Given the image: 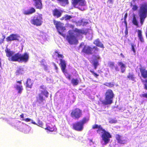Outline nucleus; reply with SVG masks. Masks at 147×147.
<instances>
[{
	"mask_svg": "<svg viewBox=\"0 0 147 147\" xmlns=\"http://www.w3.org/2000/svg\"><path fill=\"white\" fill-rule=\"evenodd\" d=\"M6 56L9 57L8 60L12 61L26 62L29 59V55L27 53L22 54L19 52L13 55L14 53L10 49H6L5 50Z\"/></svg>",
	"mask_w": 147,
	"mask_h": 147,
	"instance_id": "nucleus-1",
	"label": "nucleus"
},
{
	"mask_svg": "<svg viewBox=\"0 0 147 147\" xmlns=\"http://www.w3.org/2000/svg\"><path fill=\"white\" fill-rule=\"evenodd\" d=\"M72 30L68 31V35L66 36V39L70 45L77 44L78 43V40L77 36L82 34H86V32L84 29H79L75 28L73 31L76 33V36L74 34Z\"/></svg>",
	"mask_w": 147,
	"mask_h": 147,
	"instance_id": "nucleus-2",
	"label": "nucleus"
},
{
	"mask_svg": "<svg viewBox=\"0 0 147 147\" xmlns=\"http://www.w3.org/2000/svg\"><path fill=\"white\" fill-rule=\"evenodd\" d=\"M92 129H97L96 132L99 134H102V140L104 142L105 144H108L109 140V138H111V136L110 133L106 131L100 125L95 124L92 126Z\"/></svg>",
	"mask_w": 147,
	"mask_h": 147,
	"instance_id": "nucleus-3",
	"label": "nucleus"
},
{
	"mask_svg": "<svg viewBox=\"0 0 147 147\" xmlns=\"http://www.w3.org/2000/svg\"><path fill=\"white\" fill-rule=\"evenodd\" d=\"M138 14L140 23L141 25H142L147 17V3L144 2L140 5Z\"/></svg>",
	"mask_w": 147,
	"mask_h": 147,
	"instance_id": "nucleus-4",
	"label": "nucleus"
},
{
	"mask_svg": "<svg viewBox=\"0 0 147 147\" xmlns=\"http://www.w3.org/2000/svg\"><path fill=\"white\" fill-rule=\"evenodd\" d=\"M99 51V49L95 46L91 47L89 45H84L81 50V53L84 55H91L97 53Z\"/></svg>",
	"mask_w": 147,
	"mask_h": 147,
	"instance_id": "nucleus-5",
	"label": "nucleus"
},
{
	"mask_svg": "<svg viewBox=\"0 0 147 147\" xmlns=\"http://www.w3.org/2000/svg\"><path fill=\"white\" fill-rule=\"evenodd\" d=\"M105 100H101L103 105H110L113 103L114 94L111 90L108 89L107 90L105 93Z\"/></svg>",
	"mask_w": 147,
	"mask_h": 147,
	"instance_id": "nucleus-6",
	"label": "nucleus"
},
{
	"mask_svg": "<svg viewBox=\"0 0 147 147\" xmlns=\"http://www.w3.org/2000/svg\"><path fill=\"white\" fill-rule=\"evenodd\" d=\"M88 120V118L84 117L81 120L73 123L72 128L76 131H81L83 129L84 125L87 123Z\"/></svg>",
	"mask_w": 147,
	"mask_h": 147,
	"instance_id": "nucleus-7",
	"label": "nucleus"
},
{
	"mask_svg": "<svg viewBox=\"0 0 147 147\" xmlns=\"http://www.w3.org/2000/svg\"><path fill=\"white\" fill-rule=\"evenodd\" d=\"M53 22L59 34L65 37V34L63 33L66 29L65 27L64 26V24L60 21H56L55 20H53Z\"/></svg>",
	"mask_w": 147,
	"mask_h": 147,
	"instance_id": "nucleus-8",
	"label": "nucleus"
},
{
	"mask_svg": "<svg viewBox=\"0 0 147 147\" xmlns=\"http://www.w3.org/2000/svg\"><path fill=\"white\" fill-rule=\"evenodd\" d=\"M42 15L41 14H38L36 16H34L31 19V23L36 26H40L42 25L43 23Z\"/></svg>",
	"mask_w": 147,
	"mask_h": 147,
	"instance_id": "nucleus-9",
	"label": "nucleus"
},
{
	"mask_svg": "<svg viewBox=\"0 0 147 147\" xmlns=\"http://www.w3.org/2000/svg\"><path fill=\"white\" fill-rule=\"evenodd\" d=\"M60 63L59 64L60 65L61 68L62 72L65 76L69 80H70L71 78V76L67 71L66 69L67 63L66 61L64 59H60Z\"/></svg>",
	"mask_w": 147,
	"mask_h": 147,
	"instance_id": "nucleus-10",
	"label": "nucleus"
},
{
	"mask_svg": "<svg viewBox=\"0 0 147 147\" xmlns=\"http://www.w3.org/2000/svg\"><path fill=\"white\" fill-rule=\"evenodd\" d=\"M71 3L75 7L78 8L80 10L83 11L84 8H80V6H84L86 5L85 0H71Z\"/></svg>",
	"mask_w": 147,
	"mask_h": 147,
	"instance_id": "nucleus-11",
	"label": "nucleus"
},
{
	"mask_svg": "<svg viewBox=\"0 0 147 147\" xmlns=\"http://www.w3.org/2000/svg\"><path fill=\"white\" fill-rule=\"evenodd\" d=\"M70 115L72 118L78 120L82 115V111L80 109L76 108L72 111Z\"/></svg>",
	"mask_w": 147,
	"mask_h": 147,
	"instance_id": "nucleus-12",
	"label": "nucleus"
},
{
	"mask_svg": "<svg viewBox=\"0 0 147 147\" xmlns=\"http://www.w3.org/2000/svg\"><path fill=\"white\" fill-rule=\"evenodd\" d=\"M140 72L142 77L144 79H146L147 78V70L143 67H141L139 68ZM142 82H144V89L147 90V79L145 80L142 81Z\"/></svg>",
	"mask_w": 147,
	"mask_h": 147,
	"instance_id": "nucleus-13",
	"label": "nucleus"
},
{
	"mask_svg": "<svg viewBox=\"0 0 147 147\" xmlns=\"http://www.w3.org/2000/svg\"><path fill=\"white\" fill-rule=\"evenodd\" d=\"M20 37V36L19 35L12 34L6 38V40L7 42L13 40L18 41Z\"/></svg>",
	"mask_w": 147,
	"mask_h": 147,
	"instance_id": "nucleus-14",
	"label": "nucleus"
},
{
	"mask_svg": "<svg viewBox=\"0 0 147 147\" xmlns=\"http://www.w3.org/2000/svg\"><path fill=\"white\" fill-rule=\"evenodd\" d=\"M92 56L94 58L92 63V65L94 67V69H96L99 65L98 60L100 59V57L99 55H93Z\"/></svg>",
	"mask_w": 147,
	"mask_h": 147,
	"instance_id": "nucleus-15",
	"label": "nucleus"
},
{
	"mask_svg": "<svg viewBox=\"0 0 147 147\" xmlns=\"http://www.w3.org/2000/svg\"><path fill=\"white\" fill-rule=\"evenodd\" d=\"M63 11L56 8L52 10V14L53 16L57 18H60L62 15Z\"/></svg>",
	"mask_w": 147,
	"mask_h": 147,
	"instance_id": "nucleus-16",
	"label": "nucleus"
},
{
	"mask_svg": "<svg viewBox=\"0 0 147 147\" xmlns=\"http://www.w3.org/2000/svg\"><path fill=\"white\" fill-rule=\"evenodd\" d=\"M115 138L117 141V142L120 144H124L126 143L127 140L125 138L122 137L119 134H117L116 135Z\"/></svg>",
	"mask_w": 147,
	"mask_h": 147,
	"instance_id": "nucleus-17",
	"label": "nucleus"
},
{
	"mask_svg": "<svg viewBox=\"0 0 147 147\" xmlns=\"http://www.w3.org/2000/svg\"><path fill=\"white\" fill-rule=\"evenodd\" d=\"M34 6L37 9L41 10L42 8V4L41 0H38L34 1Z\"/></svg>",
	"mask_w": 147,
	"mask_h": 147,
	"instance_id": "nucleus-18",
	"label": "nucleus"
},
{
	"mask_svg": "<svg viewBox=\"0 0 147 147\" xmlns=\"http://www.w3.org/2000/svg\"><path fill=\"white\" fill-rule=\"evenodd\" d=\"M53 56L54 58H55L56 59H57V58H60L59 60L61 59H63L64 57L63 55L60 54V52L57 51H55L54 52Z\"/></svg>",
	"mask_w": 147,
	"mask_h": 147,
	"instance_id": "nucleus-19",
	"label": "nucleus"
},
{
	"mask_svg": "<svg viewBox=\"0 0 147 147\" xmlns=\"http://www.w3.org/2000/svg\"><path fill=\"white\" fill-rule=\"evenodd\" d=\"M93 44L95 45L96 47H98L103 49L104 48L103 44L98 39L95 40L93 42Z\"/></svg>",
	"mask_w": 147,
	"mask_h": 147,
	"instance_id": "nucleus-20",
	"label": "nucleus"
},
{
	"mask_svg": "<svg viewBox=\"0 0 147 147\" xmlns=\"http://www.w3.org/2000/svg\"><path fill=\"white\" fill-rule=\"evenodd\" d=\"M33 84V81L30 78H28L27 79L26 82V87L28 88H31Z\"/></svg>",
	"mask_w": 147,
	"mask_h": 147,
	"instance_id": "nucleus-21",
	"label": "nucleus"
},
{
	"mask_svg": "<svg viewBox=\"0 0 147 147\" xmlns=\"http://www.w3.org/2000/svg\"><path fill=\"white\" fill-rule=\"evenodd\" d=\"M36 12V10L33 7H31L29 10L25 11L24 13L26 15L31 14Z\"/></svg>",
	"mask_w": 147,
	"mask_h": 147,
	"instance_id": "nucleus-22",
	"label": "nucleus"
},
{
	"mask_svg": "<svg viewBox=\"0 0 147 147\" xmlns=\"http://www.w3.org/2000/svg\"><path fill=\"white\" fill-rule=\"evenodd\" d=\"M24 73V70L23 68L21 67L17 68L15 72V74L16 75L18 76L22 75Z\"/></svg>",
	"mask_w": 147,
	"mask_h": 147,
	"instance_id": "nucleus-23",
	"label": "nucleus"
},
{
	"mask_svg": "<svg viewBox=\"0 0 147 147\" xmlns=\"http://www.w3.org/2000/svg\"><path fill=\"white\" fill-rule=\"evenodd\" d=\"M72 17L71 16L69 15L68 14H65L60 19V20H64L65 21L69 20L72 18Z\"/></svg>",
	"mask_w": 147,
	"mask_h": 147,
	"instance_id": "nucleus-24",
	"label": "nucleus"
},
{
	"mask_svg": "<svg viewBox=\"0 0 147 147\" xmlns=\"http://www.w3.org/2000/svg\"><path fill=\"white\" fill-rule=\"evenodd\" d=\"M43 96L41 94H39L38 95V97H36V102L40 103L41 102H43V101L45 100Z\"/></svg>",
	"mask_w": 147,
	"mask_h": 147,
	"instance_id": "nucleus-25",
	"label": "nucleus"
},
{
	"mask_svg": "<svg viewBox=\"0 0 147 147\" xmlns=\"http://www.w3.org/2000/svg\"><path fill=\"white\" fill-rule=\"evenodd\" d=\"M117 64L119 65L120 66L121 73H124L125 71V64L121 62H119Z\"/></svg>",
	"mask_w": 147,
	"mask_h": 147,
	"instance_id": "nucleus-26",
	"label": "nucleus"
},
{
	"mask_svg": "<svg viewBox=\"0 0 147 147\" xmlns=\"http://www.w3.org/2000/svg\"><path fill=\"white\" fill-rule=\"evenodd\" d=\"M132 22L134 25L137 26V27H139L138 25V21L135 15H134L133 16Z\"/></svg>",
	"mask_w": 147,
	"mask_h": 147,
	"instance_id": "nucleus-27",
	"label": "nucleus"
},
{
	"mask_svg": "<svg viewBox=\"0 0 147 147\" xmlns=\"http://www.w3.org/2000/svg\"><path fill=\"white\" fill-rule=\"evenodd\" d=\"M138 36L141 42H144V39L142 36V31L141 30H139L138 31Z\"/></svg>",
	"mask_w": 147,
	"mask_h": 147,
	"instance_id": "nucleus-28",
	"label": "nucleus"
},
{
	"mask_svg": "<svg viewBox=\"0 0 147 147\" xmlns=\"http://www.w3.org/2000/svg\"><path fill=\"white\" fill-rule=\"evenodd\" d=\"M16 89L18 91V93L21 94L23 90V87L22 85H17L15 87Z\"/></svg>",
	"mask_w": 147,
	"mask_h": 147,
	"instance_id": "nucleus-29",
	"label": "nucleus"
},
{
	"mask_svg": "<svg viewBox=\"0 0 147 147\" xmlns=\"http://www.w3.org/2000/svg\"><path fill=\"white\" fill-rule=\"evenodd\" d=\"M127 78L129 80H131L132 81L134 80L136 78L134 74L132 73H129L127 76Z\"/></svg>",
	"mask_w": 147,
	"mask_h": 147,
	"instance_id": "nucleus-30",
	"label": "nucleus"
},
{
	"mask_svg": "<svg viewBox=\"0 0 147 147\" xmlns=\"http://www.w3.org/2000/svg\"><path fill=\"white\" fill-rule=\"evenodd\" d=\"M71 82L73 86L77 85L79 83V81L77 78H72L71 80Z\"/></svg>",
	"mask_w": 147,
	"mask_h": 147,
	"instance_id": "nucleus-31",
	"label": "nucleus"
},
{
	"mask_svg": "<svg viewBox=\"0 0 147 147\" xmlns=\"http://www.w3.org/2000/svg\"><path fill=\"white\" fill-rule=\"evenodd\" d=\"M45 129L51 132L54 131H55L56 129L54 127H51L49 126H47V127L45 128Z\"/></svg>",
	"mask_w": 147,
	"mask_h": 147,
	"instance_id": "nucleus-32",
	"label": "nucleus"
},
{
	"mask_svg": "<svg viewBox=\"0 0 147 147\" xmlns=\"http://www.w3.org/2000/svg\"><path fill=\"white\" fill-rule=\"evenodd\" d=\"M41 93L44 94L46 98L48 97L49 93L46 89H45L43 91H41Z\"/></svg>",
	"mask_w": 147,
	"mask_h": 147,
	"instance_id": "nucleus-33",
	"label": "nucleus"
},
{
	"mask_svg": "<svg viewBox=\"0 0 147 147\" xmlns=\"http://www.w3.org/2000/svg\"><path fill=\"white\" fill-rule=\"evenodd\" d=\"M104 85L110 88H111L114 85V84L113 82H106L104 84Z\"/></svg>",
	"mask_w": 147,
	"mask_h": 147,
	"instance_id": "nucleus-34",
	"label": "nucleus"
},
{
	"mask_svg": "<svg viewBox=\"0 0 147 147\" xmlns=\"http://www.w3.org/2000/svg\"><path fill=\"white\" fill-rule=\"evenodd\" d=\"M130 6L131 7L132 6V9L134 11H136L138 9V7L137 5H133L132 3H131Z\"/></svg>",
	"mask_w": 147,
	"mask_h": 147,
	"instance_id": "nucleus-35",
	"label": "nucleus"
},
{
	"mask_svg": "<svg viewBox=\"0 0 147 147\" xmlns=\"http://www.w3.org/2000/svg\"><path fill=\"white\" fill-rule=\"evenodd\" d=\"M90 71L92 73V74L96 78H97L99 76V75L96 73L94 71L90 69Z\"/></svg>",
	"mask_w": 147,
	"mask_h": 147,
	"instance_id": "nucleus-36",
	"label": "nucleus"
},
{
	"mask_svg": "<svg viewBox=\"0 0 147 147\" xmlns=\"http://www.w3.org/2000/svg\"><path fill=\"white\" fill-rule=\"evenodd\" d=\"M108 65L109 67L113 68L114 66V63L113 62H109L108 63Z\"/></svg>",
	"mask_w": 147,
	"mask_h": 147,
	"instance_id": "nucleus-37",
	"label": "nucleus"
},
{
	"mask_svg": "<svg viewBox=\"0 0 147 147\" xmlns=\"http://www.w3.org/2000/svg\"><path fill=\"white\" fill-rule=\"evenodd\" d=\"M109 122L110 123H115L117 122V121L115 119H111L109 120Z\"/></svg>",
	"mask_w": 147,
	"mask_h": 147,
	"instance_id": "nucleus-38",
	"label": "nucleus"
},
{
	"mask_svg": "<svg viewBox=\"0 0 147 147\" xmlns=\"http://www.w3.org/2000/svg\"><path fill=\"white\" fill-rule=\"evenodd\" d=\"M140 96L141 97H142L144 98H146L147 100V92L143 94H142L140 95Z\"/></svg>",
	"mask_w": 147,
	"mask_h": 147,
	"instance_id": "nucleus-39",
	"label": "nucleus"
},
{
	"mask_svg": "<svg viewBox=\"0 0 147 147\" xmlns=\"http://www.w3.org/2000/svg\"><path fill=\"white\" fill-rule=\"evenodd\" d=\"M37 125H38L39 126L42 127V126L43 125V123H42V122L39 121L38 122V124H37Z\"/></svg>",
	"mask_w": 147,
	"mask_h": 147,
	"instance_id": "nucleus-40",
	"label": "nucleus"
},
{
	"mask_svg": "<svg viewBox=\"0 0 147 147\" xmlns=\"http://www.w3.org/2000/svg\"><path fill=\"white\" fill-rule=\"evenodd\" d=\"M125 36H127L128 33V30L127 27H125Z\"/></svg>",
	"mask_w": 147,
	"mask_h": 147,
	"instance_id": "nucleus-41",
	"label": "nucleus"
},
{
	"mask_svg": "<svg viewBox=\"0 0 147 147\" xmlns=\"http://www.w3.org/2000/svg\"><path fill=\"white\" fill-rule=\"evenodd\" d=\"M131 50L133 51L134 53H135L136 52L135 50V49L134 45L133 44L131 45Z\"/></svg>",
	"mask_w": 147,
	"mask_h": 147,
	"instance_id": "nucleus-42",
	"label": "nucleus"
},
{
	"mask_svg": "<svg viewBox=\"0 0 147 147\" xmlns=\"http://www.w3.org/2000/svg\"><path fill=\"white\" fill-rule=\"evenodd\" d=\"M22 120L26 122H29L30 121L31 119L29 118H26V119H23Z\"/></svg>",
	"mask_w": 147,
	"mask_h": 147,
	"instance_id": "nucleus-43",
	"label": "nucleus"
},
{
	"mask_svg": "<svg viewBox=\"0 0 147 147\" xmlns=\"http://www.w3.org/2000/svg\"><path fill=\"white\" fill-rule=\"evenodd\" d=\"M43 66H44L43 68H44V69L46 71L48 69V67L47 66H46L45 65H44Z\"/></svg>",
	"mask_w": 147,
	"mask_h": 147,
	"instance_id": "nucleus-44",
	"label": "nucleus"
},
{
	"mask_svg": "<svg viewBox=\"0 0 147 147\" xmlns=\"http://www.w3.org/2000/svg\"><path fill=\"white\" fill-rule=\"evenodd\" d=\"M127 13H126L125 14L124 16V20H126V18H127Z\"/></svg>",
	"mask_w": 147,
	"mask_h": 147,
	"instance_id": "nucleus-45",
	"label": "nucleus"
},
{
	"mask_svg": "<svg viewBox=\"0 0 147 147\" xmlns=\"http://www.w3.org/2000/svg\"><path fill=\"white\" fill-rule=\"evenodd\" d=\"M115 71H117L119 70V68L117 66H116L115 67Z\"/></svg>",
	"mask_w": 147,
	"mask_h": 147,
	"instance_id": "nucleus-46",
	"label": "nucleus"
},
{
	"mask_svg": "<svg viewBox=\"0 0 147 147\" xmlns=\"http://www.w3.org/2000/svg\"><path fill=\"white\" fill-rule=\"evenodd\" d=\"M54 65L55 67V70H56L57 71L58 68L57 67L56 64H55V63H54Z\"/></svg>",
	"mask_w": 147,
	"mask_h": 147,
	"instance_id": "nucleus-47",
	"label": "nucleus"
},
{
	"mask_svg": "<svg viewBox=\"0 0 147 147\" xmlns=\"http://www.w3.org/2000/svg\"><path fill=\"white\" fill-rule=\"evenodd\" d=\"M40 88H41V89H42L43 90H44L45 89H45V86L44 85H41V86H40Z\"/></svg>",
	"mask_w": 147,
	"mask_h": 147,
	"instance_id": "nucleus-48",
	"label": "nucleus"
},
{
	"mask_svg": "<svg viewBox=\"0 0 147 147\" xmlns=\"http://www.w3.org/2000/svg\"><path fill=\"white\" fill-rule=\"evenodd\" d=\"M124 22L125 24V27H127V23L126 20H124Z\"/></svg>",
	"mask_w": 147,
	"mask_h": 147,
	"instance_id": "nucleus-49",
	"label": "nucleus"
},
{
	"mask_svg": "<svg viewBox=\"0 0 147 147\" xmlns=\"http://www.w3.org/2000/svg\"><path fill=\"white\" fill-rule=\"evenodd\" d=\"M20 117L21 118H23V119L24 118V114L23 113H22L20 115Z\"/></svg>",
	"mask_w": 147,
	"mask_h": 147,
	"instance_id": "nucleus-50",
	"label": "nucleus"
},
{
	"mask_svg": "<svg viewBox=\"0 0 147 147\" xmlns=\"http://www.w3.org/2000/svg\"><path fill=\"white\" fill-rule=\"evenodd\" d=\"M113 0H108L107 2H109L110 3H113Z\"/></svg>",
	"mask_w": 147,
	"mask_h": 147,
	"instance_id": "nucleus-51",
	"label": "nucleus"
},
{
	"mask_svg": "<svg viewBox=\"0 0 147 147\" xmlns=\"http://www.w3.org/2000/svg\"><path fill=\"white\" fill-rule=\"evenodd\" d=\"M16 82H17V83H19L20 84H22V80H20V81H17Z\"/></svg>",
	"mask_w": 147,
	"mask_h": 147,
	"instance_id": "nucleus-52",
	"label": "nucleus"
},
{
	"mask_svg": "<svg viewBox=\"0 0 147 147\" xmlns=\"http://www.w3.org/2000/svg\"><path fill=\"white\" fill-rule=\"evenodd\" d=\"M120 55L123 58H124L125 57L122 53L120 54Z\"/></svg>",
	"mask_w": 147,
	"mask_h": 147,
	"instance_id": "nucleus-53",
	"label": "nucleus"
},
{
	"mask_svg": "<svg viewBox=\"0 0 147 147\" xmlns=\"http://www.w3.org/2000/svg\"><path fill=\"white\" fill-rule=\"evenodd\" d=\"M32 123L33 124H35V125H37V124H36V123L35 122H34H34H32Z\"/></svg>",
	"mask_w": 147,
	"mask_h": 147,
	"instance_id": "nucleus-54",
	"label": "nucleus"
},
{
	"mask_svg": "<svg viewBox=\"0 0 147 147\" xmlns=\"http://www.w3.org/2000/svg\"><path fill=\"white\" fill-rule=\"evenodd\" d=\"M145 34H146V38H147V30H146V31Z\"/></svg>",
	"mask_w": 147,
	"mask_h": 147,
	"instance_id": "nucleus-55",
	"label": "nucleus"
},
{
	"mask_svg": "<svg viewBox=\"0 0 147 147\" xmlns=\"http://www.w3.org/2000/svg\"><path fill=\"white\" fill-rule=\"evenodd\" d=\"M3 36V40H4V39L5 38V36Z\"/></svg>",
	"mask_w": 147,
	"mask_h": 147,
	"instance_id": "nucleus-56",
	"label": "nucleus"
},
{
	"mask_svg": "<svg viewBox=\"0 0 147 147\" xmlns=\"http://www.w3.org/2000/svg\"><path fill=\"white\" fill-rule=\"evenodd\" d=\"M71 26L72 27V28H73L74 27V26L72 25H71Z\"/></svg>",
	"mask_w": 147,
	"mask_h": 147,
	"instance_id": "nucleus-57",
	"label": "nucleus"
}]
</instances>
